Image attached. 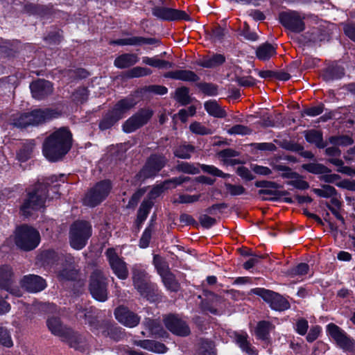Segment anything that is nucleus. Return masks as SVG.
I'll list each match as a JSON object with an SVG mask.
<instances>
[{
    "label": "nucleus",
    "mask_w": 355,
    "mask_h": 355,
    "mask_svg": "<svg viewBox=\"0 0 355 355\" xmlns=\"http://www.w3.org/2000/svg\"><path fill=\"white\" fill-rule=\"evenodd\" d=\"M72 134L67 127L55 130L45 138L43 143V153L51 162L62 159L72 146Z\"/></svg>",
    "instance_id": "nucleus-1"
},
{
    "label": "nucleus",
    "mask_w": 355,
    "mask_h": 355,
    "mask_svg": "<svg viewBox=\"0 0 355 355\" xmlns=\"http://www.w3.org/2000/svg\"><path fill=\"white\" fill-rule=\"evenodd\" d=\"M85 323L89 325L90 330L96 336L109 338L119 342L125 336V329L119 327L114 322L109 320H98L97 316L91 313H85Z\"/></svg>",
    "instance_id": "nucleus-2"
},
{
    "label": "nucleus",
    "mask_w": 355,
    "mask_h": 355,
    "mask_svg": "<svg viewBox=\"0 0 355 355\" xmlns=\"http://www.w3.org/2000/svg\"><path fill=\"white\" fill-rule=\"evenodd\" d=\"M49 183L37 182L31 191L28 193L21 207L20 213L25 218L32 216L33 211L44 209V203L48 197Z\"/></svg>",
    "instance_id": "nucleus-3"
},
{
    "label": "nucleus",
    "mask_w": 355,
    "mask_h": 355,
    "mask_svg": "<svg viewBox=\"0 0 355 355\" xmlns=\"http://www.w3.org/2000/svg\"><path fill=\"white\" fill-rule=\"evenodd\" d=\"M135 105L136 102L132 97L124 98L119 101L112 109L103 116L99 121V129L104 131L113 127Z\"/></svg>",
    "instance_id": "nucleus-4"
},
{
    "label": "nucleus",
    "mask_w": 355,
    "mask_h": 355,
    "mask_svg": "<svg viewBox=\"0 0 355 355\" xmlns=\"http://www.w3.org/2000/svg\"><path fill=\"white\" fill-rule=\"evenodd\" d=\"M40 241V232L33 227L23 223L16 227L14 241L19 249L24 252L32 251L39 245Z\"/></svg>",
    "instance_id": "nucleus-5"
},
{
    "label": "nucleus",
    "mask_w": 355,
    "mask_h": 355,
    "mask_svg": "<svg viewBox=\"0 0 355 355\" xmlns=\"http://www.w3.org/2000/svg\"><path fill=\"white\" fill-rule=\"evenodd\" d=\"M250 293L261 297L273 311L282 312L291 308L288 300L274 291L257 287L252 288Z\"/></svg>",
    "instance_id": "nucleus-6"
},
{
    "label": "nucleus",
    "mask_w": 355,
    "mask_h": 355,
    "mask_svg": "<svg viewBox=\"0 0 355 355\" xmlns=\"http://www.w3.org/2000/svg\"><path fill=\"white\" fill-rule=\"evenodd\" d=\"M168 160L162 153H153L146 159L141 169L136 174L135 179L140 182L155 177L165 167Z\"/></svg>",
    "instance_id": "nucleus-7"
},
{
    "label": "nucleus",
    "mask_w": 355,
    "mask_h": 355,
    "mask_svg": "<svg viewBox=\"0 0 355 355\" xmlns=\"http://www.w3.org/2000/svg\"><path fill=\"white\" fill-rule=\"evenodd\" d=\"M92 235L91 223H71L69 230V243L76 250L83 249Z\"/></svg>",
    "instance_id": "nucleus-8"
},
{
    "label": "nucleus",
    "mask_w": 355,
    "mask_h": 355,
    "mask_svg": "<svg viewBox=\"0 0 355 355\" xmlns=\"http://www.w3.org/2000/svg\"><path fill=\"white\" fill-rule=\"evenodd\" d=\"M89 291L96 301L104 302L108 298V282L103 273L98 270H94L89 277Z\"/></svg>",
    "instance_id": "nucleus-9"
},
{
    "label": "nucleus",
    "mask_w": 355,
    "mask_h": 355,
    "mask_svg": "<svg viewBox=\"0 0 355 355\" xmlns=\"http://www.w3.org/2000/svg\"><path fill=\"white\" fill-rule=\"evenodd\" d=\"M112 188V184L110 180L97 182L85 193L83 204L90 207L98 205L108 196Z\"/></svg>",
    "instance_id": "nucleus-10"
},
{
    "label": "nucleus",
    "mask_w": 355,
    "mask_h": 355,
    "mask_svg": "<svg viewBox=\"0 0 355 355\" xmlns=\"http://www.w3.org/2000/svg\"><path fill=\"white\" fill-rule=\"evenodd\" d=\"M163 323L166 329L174 336L187 337L191 334L188 322L178 313H170L164 315Z\"/></svg>",
    "instance_id": "nucleus-11"
},
{
    "label": "nucleus",
    "mask_w": 355,
    "mask_h": 355,
    "mask_svg": "<svg viewBox=\"0 0 355 355\" xmlns=\"http://www.w3.org/2000/svg\"><path fill=\"white\" fill-rule=\"evenodd\" d=\"M153 115V111L149 108H141L122 125L123 131L131 133L148 123Z\"/></svg>",
    "instance_id": "nucleus-12"
},
{
    "label": "nucleus",
    "mask_w": 355,
    "mask_h": 355,
    "mask_svg": "<svg viewBox=\"0 0 355 355\" xmlns=\"http://www.w3.org/2000/svg\"><path fill=\"white\" fill-rule=\"evenodd\" d=\"M304 18L297 11H283L279 14V20L282 25L295 33L304 30Z\"/></svg>",
    "instance_id": "nucleus-13"
},
{
    "label": "nucleus",
    "mask_w": 355,
    "mask_h": 355,
    "mask_svg": "<svg viewBox=\"0 0 355 355\" xmlns=\"http://www.w3.org/2000/svg\"><path fill=\"white\" fill-rule=\"evenodd\" d=\"M326 331L336 343L345 351H351L354 347L353 340L340 327L334 323H329L326 327Z\"/></svg>",
    "instance_id": "nucleus-14"
},
{
    "label": "nucleus",
    "mask_w": 355,
    "mask_h": 355,
    "mask_svg": "<svg viewBox=\"0 0 355 355\" xmlns=\"http://www.w3.org/2000/svg\"><path fill=\"white\" fill-rule=\"evenodd\" d=\"M78 274L79 270L76 268L74 257L71 254L66 255L56 273L58 279L60 282H75Z\"/></svg>",
    "instance_id": "nucleus-15"
},
{
    "label": "nucleus",
    "mask_w": 355,
    "mask_h": 355,
    "mask_svg": "<svg viewBox=\"0 0 355 355\" xmlns=\"http://www.w3.org/2000/svg\"><path fill=\"white\" fill-rule=\"evenodd\" d=\"M105 255L113 273L121 280L128 277L127 263L120 258L113 248H109L105 251Z\"/></svg>",
    "instance_id": "nucleus-16"
},
{
    "label": "nucleus",
    "mask_w": 355,
    "mask_h": 355,
    "mask_svg": "<svg viewBox=\"0 0 355 355\" xmlns=\"http://www.w3.org/2000/svg\"><path fill=\"white\" fill-rule=\"evenodd\" d=\"M21 288L28 293H37L47 287L46 280L42 276L28 274L24 275L19 280Z\"/></svg>",
    "instance_id": "nucleus-17"
},
{
    "label": "nucleus",
    "mask_w": 355,
    "mask_h": 355,
    "mask_svg": "<svg viewBox=\"0 0 355 355\" xmlns=\"http://www.w3.org/2000/svg\"><path fill=\"white\" fill-rule=\"evenodd\" d=\"M324 229L325 232H330L334 237L340 234L343 237L348 236L352 240V245L355 248V223H318Z\"/></svg>",
    "instance_id": "nucleus-18"
},
{
    "label": "nucleus",
    "mask_w": 355,
    "mask_h": 355,
    "mask_svg": "<svg viewBox=\"0 0 355 355\" xmlns=\"http://www.w3.org/2000/svg\"><path fill=\"white\" fill-rule=\"evenodd\" d=\"M152 14L157 18L164 21L190 20V17L186 12L164 6H155L152 8Z\"/></svg>",
    "instance_id": "nucleus-19"
},
{
    "label": "nucleus",
    "mask_w": 355,
    "mask_h": 355,
    "mask_svg": "<svg viewBox=\"0 0 355 355\" xmlns=\"http://www.w3.org/2000/svg\"><path fill=\"white\" fill-rule=\"evenodd\" d=\"M114 315L119 322L129 328L137 327L140 322V316L124 306L116 308Z\"/></svg>",
    "instance_id": "nucleus-20"
},
{
    "label": "nucleus",
    "mask_w": 355,
    "mask_h": 355,
    "mask_svg": "<svg viewBox=\"0 0 355 355\" xmlns=\"http://www.w3.org/2000/svg\"><path fill=\"white\" fill-rule=\"evenodd\" d=\"M61 340L67 343L70 347L79 352H83L86 349L87 340L85 337L71 328H68L64 333Z\"/></svg>",
    "instance_id": "nucleus-21"
},
{
    "label": "nucleus",
    "mask_w": 355,
    "mask_h": 355,
    "mask_svg": "<svg viewBox=\"0 0 355 355\" xmlns=\"http://www.w3.org/2000/svg\"><path fill=\"white\" fill-rule=\"evenodd\" d=\"M259 229H266L268 234L275 237L279 233L292 234L295 230H302L304 228L303 225H294L295 223H275L274 226L268 227L266 223H254Z\"/></svg>",
    "instance_id": "nucleus-22"
},
{
    "label": "nucleus",
    "mask_w": 355,
    "mask_h": 355,
    "mask_svg": "<svg viewBox=\"0 0 355 355\" xmlns=\"http://www.w3.org/2000/svg\"><path fill=\"white\" fill-rule=\"evenodd\" d=\"M32 96L34 98L42 100L53 93V84L44 79H37L30 85Z\"/></svg>",
    "instance_id": "nucleus-23"
},
{
    "label": "nucleus",
    "mask_w": 355,
    "mask_h": 355,
    "mask_svg": "<svg viewBox=\"0 0 355 355\" xmlns=\"http://www.w3.org/2000/svg\"><path fill=\"white\" fill-rule=\"evenodd\" d=\"M28 113L31 125H39L61 115L60 112L51 108L36 109Z\"/></svg>",
    "instance_id": "nucleus-24"
},
{
    "label": "nucleus",
    "mask_w": 355,
    "mask_h": 355,
    "mask_svg": "<svg viewBox=\"0 0 355 355\" xmlns=\"http://www.w3.org/2000/svg\"><path fill=\"white\" fill-rule=\"evenodd\" d=\"M275 326L271 321L260 320L257 323L254 330V335L257 340L264 342L267 345L272 343L270 333L274 331Z\"/></svg>",
    "instance_id": "nucleus-25"
},
{
    "label": "nucleus",
    "mask_w": 355,
    "mask_h": 355,
    "mask_svg": "<svg viewBox=\"0 0 355 355\" xmlns=\"http://www.w3.org/2000/svg\"><path fill=\"white\" fill-rule=\"evenodd\" d=\"M141 297L146 298L150 303H159L162 302L163 293L157 284L149 282L138 291Z\"/></svg>",
    "instance_id": "nucleus-26"
},
{
    "label": "nucleus",
    "mask_w": 355,
    "mask_h": 355,
    "mask_svg": "<svg viewBox=\"0 0 355 355\" xmlns=\"http://www.w3.org/2000/svg\"><path fill=\"white\" fill-rule=\"evenodd\" d=\"M15 282V273L12 266L8 264L0 266V288L1 290L10 292L12 294H16L12 289V285Z\"/></svg>",
    "instance_id": "nucleus-27"
},
{
    "label": "nucleus",
    "mask_w": 355,
    "mask_h": 355,
    "mask_svg": "<svg viewBox=\"0 0 355 355\" xmlns=\"http://www.w3.org/2000/svg\"><path fill=\"white\" fill-rule=\"evenodd\" d=\"M161 42L156 37H144L141 36H134L128 38L118 39L110 42L112 44L117 45H130L141 46L144 44L159 46Z\"/></svg>",
    "instance_id": "nucleus-28"
},
{
    "label": "nucleus",
    "mask_w": 355,
    "mask_h": 355,
    "mask_svg": "<svg viewBox=\"0 0 355 355\" xmlns=\"http://www.w3.org/2000/svg\"><path fill=\"white\" fill-rule=\"evenodd\" d=\"M144 328L156 338H166L168 333L164 329L159 321L150 318H146L143 322Z\"/></svg>",
    "instance_id": "nucleus-29"
},
{
    "label": "nucleus",
    "mask_w": 355,
    "mask_h": 355,
    "mask_svg": "<svg viewBox=\"0 0 355 355\" xmlns=\"http://www.w3.org/2000/svg\"><path fill=\"white\" fill-rule=\"evenodd\" d=\"M58 259V253L53 249L44 250L36 257L37 263L43 268H52Z\"/></svg>",
    "instance_id": "nucleus-30"
},
{
    "label": "nucleus",
    "mask_w": 355,
    "mask_h": 355,
    "mask_svg": "<svg viewBox=\"0 0 355 355\" xmlns=\"http://www.w3.org/2000/svg\"><path fill=\"white\" fill-rule=\"evenodd\" d=\"M135 345L144 349L156 354H165L168 350V348L165 344L154 340H139L138 341H135Z\"/></svg>",
    "instance_id": "nucleus-31"
},
{
    "label": "nucleus",
    "mask_w": 355,
    "mask_h": 355,
    "mask_svg": "<svg viewBox=\"0 0 355 355\" xmlns=\"http://www.w3.org/2000/svg\"><path fill=\"white\" fill-rule=\"evenodd\" d=\"M164 76L167 78L193 83L200 80V77L194 71L190 70L168 71L164 75Z\"/></svg>",
    "instance_id": "nucleus-32"
},
{
    "label": "nucleus",
    "mask_w": 355,
    "mask_h": 355,
    "mask_svg": "<svg viewBox=\"0 0 355 355\" xmlns=\"http://www.w3.org/2000/svg\"><path fill=\"white\" fill-rule=\"evenodd\" d=\"M345 75L344 68L338 65H329L322 70L321 76L326 81L341 78Z\"/></svg>",
    "instance_id": "nucleus-33"
},
{
    "label": "nucleus",
    "mask_w": 355,
    "mask_h": 355,
    "mask_svg": "<svg viewBox=\"0 0 355 355\" xmlns=\"http://www.w3.org/2000/svg\"><path fill=\"white\" fill-rule=\"evenodd\" d=\"M305 139L309 144H315L318 148H324L327 146V142L323 141L322 132L315 129L304 131Z\"/></svg>",
    "instance_id": "nucleus-34"
},
{
    "label": "nucleus",
    "mask_w": 355,
    "mask_h": 355,
    "mask_svg": "<svg viewBox=\"0 0 355 355\" xmlns=\"http://www.w3.org/2000/svg\"><path fill=\"white\" fill-rule=\"evenodd\" d=\"M148 273L144 269L137 266H134L132 268V284L137 291L150 282L148 279Z\"/></svg>",
    "instance_id": "nucleus-35"
},
{
    "label": "nucleus",
    "mask_w": 355,
    "mask_h": 355,
    "mask_svg": "<svg viewBox=\"0 0 355 355\" xmlns=\"http://www.w3.org/2000/svg\"><path fill=\"white\" fill-rule=\"evenodd\" d=\"M139 60L137 54L123 53L116 58L114 64L119 69L129 68L136 64Z\"/></svg>",
    "instance_id": "nucleus-36"
},
{
    "label": "nucleus",
    "mask_w": 355,
    "mask_h": 355,
    "mask_svg": "<svg viewBox=\"0 0 355 355\" xmlns=\"http://www.w3.org/2000/svg\"><path fill=\"white\" fill-rule=\"evenodd\" d=\"M159 276L163 284L168 291L171 292H178L179 291L180 284L171 270L166 271Z\"/></svg>",
    "instance_id": "nucleus-37"
},
{
    "label": "nucleus",
    "mask_w": 355,
    "mask_h": 355,
    "mask_svg": "<svg viewBox=\"0 0 355 355\" xmlns=\"http://www.w3.org/2000/svg\"><path fill=\"white\" fill-rule=\"evenodd\" d=\"M46 325L49 331L55 336H59L60 338L64 333L68 329L62 326V322L58 317H51L46 320Z\"/></svg>",
    "instance_id": "nucleus-38"
},
{
    "label": "nucleus",
    "mask_w": 355,
    "mask_h": 355,
    "mask_svg": "<svg viewBox=\"0 0 355 355\" xmlns=\"http://www.w3.org/2000/svg\"><path fill=\"white\" fill-rule=\"evenodd\" d=\"M204 107L207 113L216 118H225L227 113L215 100H209L204 103Z\"/></svg>",
    "instance_id": "nucleus-39"
},
{
    "label": "nucleus",
    "mask_w": 355,
    "mask_h": 355,
    "mask_svg": "<svg viewBox=\"0 0 355 355\" xmlns=\"http://www.w3.org/2000/svg\"><path fill=\"white\" fill-rule=\"evenodd\" d=\"M35 145L34 140H31L23 144L22 146L17 152V159L21 162H24L30 159Z\"/></svg>",
    "instance_id": "nucleus-40"
},
{
    "label": "nucleus",
    "mask_w": 355,
    "mask_h": 355,
    "mask_svg": "<svg viewBox=\"0 0 355 355\" xmlns=\"http://www.w3.org/2000/svg\"><path fill=\"white\" fill-rule=\"evenodd\" d=\"M225 62V57L223 54H214L209 58H205L198 62V65L205 68H215Z\"/></svg>",
    "instance_id": "nucleus-41"
},
{
    "label": "nucleus",
    "mask_w": 355,
    "mask_h": 355,
    "mask_svg": "<svg viewBox=\"0 0 355 355\" xmlns=\"http://www.w3.org/2000/svg\"><path fill=\"white\" fill-rule=\"evenodd\" d=\"M275 54V48L267 42L260 45L256 50V55L261 60H268Z\"/></svg>",
    "instance_id": "nucleus-42"
},
{
    "label": "nucleus",
    "mask_w": 355,
    "mask_h": 355,
    "mask_svg": "<svg viewBox=\"0 0 355 355\" xmlns=\"http://www.w3.org/2000/svg\"><path fill=\"white\" fill-rule=\"evenodd\" d=\"M155 223H149L143 232L141 236L139 241V246L140 248H147L150 243L153 234L155 232Z\"/></svg>",
    "instance_id": "nucleus-43"
},
{
    "label": "nucleus",
    "mask_w": 355,
    "mask_h": 355,
    "mask_svg": "<svg viewBox=\"0 0 355 355\" xmlns=\"http://www.w3.org/2000/svg\"><path fill=\"white\" fill-rule=\"evenodd\" d=\"M142 62L144 64L158 69L172 68L174 66V64L173 62H170L164 60L158 59L156 57H144L142 59Z\"/></svg>",
    "instance_id": "nucleus-44"
},
{
    "label": "nucleus",
    "mask_w": 355,
    "mask_h": 355,
    "mask_svg": "<svg viewBox=\"0 0 355 355\" xmlns=\"http://www.w3.org/2000/svg\"><path fill=\"white\" fill-rule=\"evenodd\" d=\"M302 168L306 171L315 175H323L324 173H329L331 170L322 164L319 163H309L302 165Z\"/></svg>",
    "instance_id": "nucleus-45"
},
{
    "label": "nucleus",
    "mask_w": 355,
    "mask_h": 355,
    "mask_svg": "<svg viewBox=\"0 0 355 355\" xmlns=\"http://www.w3.org/2000/svg\"><path fill=\"white\" fill-rule=\"evenodd\" d=\"M174 98L182 105H187L191 102L189 89L184 86L176 89Z\"/></svg>",
    "instance_id": "nucleus-46"
},
{
    "label": "nucleus",
    "mask_w": 355,
    "mask_h": 355,
    "mask_svg": "<svg viewBox=\"0 0 355 355\" xmlns=\"http://www.w3.org/2000/svg\"><path fill=\"white\" fill-rule=\"evenodd\" d=\"M328 141L336 146H347L354 144V139L348 135L331 136L328 139Z\"/></svg>",
    "instance_id": "nucleus-47"
},
{
    "label": "nucleus",
    "mask_w": 355,
    "mask_h": 355,
    "mask_svg": "<svg viewBox=\"0 0 355 355\" xmlns=\"http://www.w3.org/2000/svg\"><path fill=\"white\" fill-rule=\"evenodd\" d=\"M195 148L192 145H182L174 150V155L180 159H189L191 153H193Z\"/></svg>",
    "instance_id": "nucleus-48"
},
{
    "label": "nucleus",
    "mask_w": 355,
    "mask_h": 355,
    "mask_svg": "<svg viewBox=\"0 0 355 355\" xmlns=\"http://www.w3.org/2000/svg\"><path fill=\"white\" fill-rule=\"evenodd\" d=\"M0 345L6 348H11L13 346L10 332L6 327L1 325H0Z\"/></svg>",
    "instance_id": "nucleus-49"
},
{
    "label": "nucleus",
    "mask_w": 355,
    "mask_h": 355,
    "mask_svg": "<svg viewBox=\"0 0 355 355\" xmlns=\"http://www.w3.org/2000/svg\"><path fill=\"white\" fill-rule=\"evenodd\" d=\"M153 205V202L150 200H144L137 212V222H143L146 220L149 211L152 208Z\"/></svg>",
    "instance_id": "nucleus-50"
},
{
    "label": "nucleus",
    "mask_w": 355,
    "mask_h": 355,
    "mask_svg": "<svg viewBox=\"0 0 355 355\" xmlns=\"http://www.w3.org/2000/svg\"><path fill=\"white\" fill-rule=\"evenodd\" d=\"M198 88L207 96H216L218 94V87L217 85L211 83H199L196 84Z\"/></svg>",
    "instance_id": "nucleus-51"
},
{
    "label": "nucleus",
    "mask_w": 355,
    "mask_h": 355,
    "mask_svg": "<svg viewBox=\"0 0 355 355\" xmlns=\"http://www.w3.org/2000/svg\"><path fill=\"white\" fill-rule=\"evenodd\" d=\"M322 189H313V191L318 196L322 198H330L337 195L336 189L329 184H322Z\"/></svg>",
    "instance_id": "nucleus-52"
},
{
    "label": "nucleus",
    "mask_w": 355,
    "mask_h": 355,
    "mask_svg": "<svg viewBox=\"0 0 355 355\" xmlns=\"http://www.w3.org/2000/svg\"><path fill=\"white\" fill-rule=\"evenodd\" d=\"M199 349L202 355H216L214 343L209 339H201Z\"/></svg>",
    "instance_id": "nucleus-53"
},
{
    "label": "nucleus",
    "mask_w": 355,
    "mask_h": 355,
    "mask_svg": "<svg viewBox=\"0 0 355 355\" xmlns=\"http://www.w3.org/2000/svg\"><path fill=\"white\" fill-rule=\"evenodd\" d=\"M153 265L157 270V272L159 275H161L162 274L164 273L166 271L169 270V266L168 264L166 261L163 259L162 257H161L158 254H155L153 256Z\"/></svg>",
    "instance_id": "nucleus-54"
},
{
    "label": "nucleus",
    "mask_w": 355,
    "mask_h": 355,
    "mask_svg": "<svg viewBox=\"0 0 355 355\" xmlns=\"http://www.w3.org/2000/svg\"><path fill=\"white\" fill-rule=\"evenodd\" d=\"M175 169L179 172H182L188 174H198L200 173V170L198 167L195 166L193 164H191L189 162H178L177 166H175Z\"/></svg>",
    "instance_id": "nucleus-55"
},
{
    "label": "nucleus",
    "mask_w": 355,
    "mask_h": 355,
    "mask_svg": "<svg viewBox=\"0 0 355 355\" xmlns=\"http://www.w3.org/2000/svg\"><path fill=\"white\" fill-rule=\"evenodd\" d=\"M89 90L87 87H78L73 94V101L76 103L83 104L88 99Z\"/></svg>",
    "instance_id": "nucleus-56"
},
{
    "label": "nucleus",
    "mask_w": 355,
    "mask_h": 355,
    "mask_svg": "<svg viewBox=\"0 0 355 355\" xmlns=\"http://www.w3.org/2000/svg\"><path fill=\"white\" fill-rule=\"evenodd\" d=\"M234 341L242 352H243L246 348H248L251 345V343L248 340V335L246 332L240 334L239 332L235 331Z\"/></svg>",
    "instance_id": "nucleus-57"
},
{
    "label": "nucleus",
    "mask_w": 355,
    "mask_h": 355,
    "mask_svg": "<svg viewBox=\"0 0 355 355\" xmlns=\"http://www.w3.org/2000/svg\"><path fill=\"white\" fill-rule=\"evenodd\" d=\"M273 168L277 171H283L284 173L282 174L283 178L297 179L300 177L297 173L292 171L291 168L286 166L277 164L274 166Z\"/></svg>",
    "instance_id": "nucleus-58"
},
{
    "label": "nucleus",
    "mask_w": 355,
    "mask_h": 355,
    "mask_svg": "<svg viewBox=\"0 0 355 355\" xmlns=\"http://www.w3.org/2000/svg\"><path fill=\"white\" fill-rule=\"evenodd\" d=\"M198 165L200 166L203 172L207 173L212 175L220 177L223 178H227L230 176V174L224 173L222 171L219 170L214 166L200 164H198Z\"/></svg>",
    "instance_id": "nucleus-59"
},
{
    "label": "nucleus",
    "mask_w": 355,
    "mask_h": 355,
    "mask_svg": "<svg viewBox=\"0 0 355 355\" xmlns=\"http://www.w3.org/2000/svg\"><path fill=\"white\" fill-rule=\"evenodd\" d=\"M12 124L17 128H24L31 125L29 113H24L13 119Z\"/></svg>",
    "instance_id": "nucleus-60"
},
{
    "label": "nucleus",
    "mask_w": 355,
    "mask_h": 355,
    "mask_svg": "<svg viewBox=\"0 0 355 355\" xmlns=\"http://www.w3.org/2000/svg\"><path fill=\"white\" fill-rule=\"evenodd\" d=\"M152 71L148 68L136 67L129 70L127 73V76L129 78H137L150 75Z\"/></svg>",
    "instance_id": "nucleus-61"
},
{
    "label": "nucleus",
    "mask_w": 355,
    "mask_h": 355,
    "mask_svg": "<svg viewBox=\"0 0 355 355\" xmlns=\"http://www.w3.org/2000/svg\"><path fill=\"white\" fill-rule=\"evenodd\" d=\"M309 271V266L306 263H300L289 270L291 276H302L308 274Z\"/></svg>",
    "instance_id": "nucleus-62"
},
{
    "label": "nucleus",
    "mask_w": 355,
    "mask_h": 355,
    "mask_svg": "<svg viewBox=\"0 0 355 355\" xmlns=\"http://www.w3.org/2000/svg\"><path fill=\"white\" fill-rule=\"evenodd\" d=\"M279 146L286 150L298 153L300 150H304V147L294 141L284 139L279 144Z\"/></svg>",
    "instance_id": "nucleus-63"
},
{
    "label": "nucleus",
    "mask_w": 355,
    "mask_h": 355,
    "mask_svg": "<svg viewBox=\"0 0 355 355\" xmlns=\"http://www.w3.org/2000/svg\"><path fill=\"white\" fill-rule=\"evenodd\" d=\"M190 130L198 135H207L212 134V131L211 129L206 128L205 126L201 125L199 122H193L189 126Z\"/></svg>",
    "instance_id": "nucleus-64"
}]
</instances>
